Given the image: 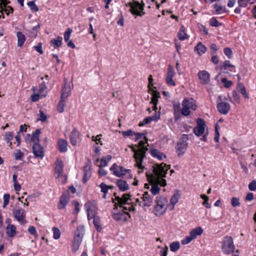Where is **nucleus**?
<instances>
[{"instance_id":"53","label":"nucleus","mask_w":256,"mask_h":256,"mask_svg":"<svg viewBox=\"0 0 256 256\" xmlns=\"http://www.w3.org/2000/svg\"><path fill=\"white\" fill-rule=\"evenodd\" d=\"M39 118L38 119V120L42 121V122H46L47 119L46 116L44 114V112L42 110H40V114H38Z\"/></svg>"},{"instance_id":"60","label":"nucleus","mask_w":256,"mask_h":256,"mask_svg":"<svg viewBox=\"0 0 256 256\" xmlns=\"http://www.w3.org/2000/svg\"><path fill=\"white\" fill-rule=\"evenodd\" d=\"M135 134V132L132 130H128L122 132V134L124 136H132Z\"/></svg>"},{"instance_id":"40","label":"nucleus","mask_w":256,"mask_h":256,"mask_svg":"<svg viewBox=\"0 0 256 256\" xmlns=\"http://www.w3.org/2000/svg\"><path fill=\"white\" fill-rule=\"evenodd\" d=\"M234 66L230 64V60H226L224 62L222 66L221 70L226 72V70H228V68H234Z\"/></svg>"},{"instance_id":"16","label":"nucleus","mask_w":256,"mask_h":256,"mask_svg":"<svg viewBox=\"0 0 256 256\" xmlns=\"http://www.w3.org/2000/svg\"><path fill=\"white\" fill-rule=\"evenodd\" d=\"M55 177L58 178L63 173V162L62 160L58 158L55 162Z\"/></svg>"},{"instance_id":"25","label":"nucleus","mask_w":256,"mask_h":256,"mask_svg":"<svg viewBox=\"0 0 256 256\" xmlns=\"http://www.w3.org/2000/svg\"><path fill=\"white\" fill-rule=\"evenodd\" d=\"M116 184L121 191L124 192L129 188V186L125 180H118Z\"/></svg>"},{"instance_id":"52","label":"nucleus","mask_w":256,"mask_h":256,"mask_svg":"<svg viewBox=\"0 0 256 256\" xmlns=\"http://www.w3.org/2000/svg\"><path fill=\"white\" fill-rule=\"evenodd\" d=\"M100 187L101 188L102 192L104 194L108 193L109 187L104 182H102L100 185Z\"/></svg>"},{"instance_id":"1","label":"nucleus","mask_w":256,"mask_h":256,"mask_svg":"<svg viewBox=\"0 0 256 256\" xmlns=\"http://www.w3.org/2000/svg\"><path fill=\"white\" fill-rule=\"evenodd\" d=\"M136 136L135 141H137L139 139L143 138L144 140H140L138 145L132 146L130 148L132 149L134 152V158L136 164L135 166L138 169V172H142L144 169V166L142 165V162L144 158L146 157V152L148 150V148L146 144H148V139L144 134L138 132L134 134Z\"/></svg>"},{"instance_id":"18","label":"nucleus","mask_w":256,"mask_h":256,"mask_svg":"<svg viewBox=\"0 0 256 256\" xmlns=\"http://www.w3.org/2000/svg\"><path fill=\"white\" fill-rule=\"evenodd\" d=\"M198 78L202 84H206L210 82V74L206 70H200L198 74Z\"/></svg>"},{"instance_id":"12","label":"nucleus","mask_w":256,"mask_h":256,"mask_svg":"<svg viewBox=\"0 0 256 256\" xmlns=\"http://www.w3.org/2000/svg\"><path fill=\"white\" fill-rule=\"evenodd\" d=\"M12 215L15 219L21 224H26V221L25 220L26 214L25 210L22 208L13 209Z\"/></svg>"},{"instance_id":"63","label":"nucleus","mask_w":256,"mask_h":256,"mask_svg":"<svg viewBox=\"0 0 256 256\" xmlns=\"http://www.w3.org/2000/svg\"><path fill=\"white\" fill-rule=\"evenodd\" d=\"M178 196L177 194H174L170 199V203L172 205H174L178 202Z\"/></svg>"},{"instance_id":"42","label":"nucleus","mask_w":256,"mask_h":256,"mask_svg":"<svg viewBox=\"0 0 256 256\" xmlns=\"http://www.w3.org/2000/svg\"><path fill=\"white\" fill-rule=\"evenodd\" d=\"M210 24L212 26L218 27V26H221L222 25V24L220 22L217 20L216 18L212 17V18H210Z\"/></svg>"},{"instance_id":"11","label":"nucleus","mask_w":256,"mask_h":256,"mask_svg":"<svg viewBox=\"0 0 256 256\" xmlns=\"http://www.w3.org/2000/svg\"><path fill=\"white\" fill-rule=\"evenodd\" d=\"M206 123L202 118H198L196 120V126L193 130V132L197 136H200L204 133Z\"/></svg>"},{"instance_id":"23","label":"nucleus","mask_w":256,"mask_h":256,"mask_svg":"<svg viewBox=\"0 0 256 256\" xmlns=\"http://www.w3.org/2000/svg\"><path fill=\"white\" fill-rule=\"evenodd\" d=\"M194 50L200 56L205 54L207 51V48L202 42H199L194 48Z\"/></svg>"},{"instance_id":"48","label":"nucleus","mask_w":256,"mask_h":256,"mask_svg":"<svg viewBox=\"0 0 256 256\" xmlns=\"http://www.w3.org/2000/svg\"><path fill=\"white\" fill-rule=\"evenodd\" d=\"M224 54L228 58H231L232 56V52L230 48L227 47L224 49Z\"/></svg>"},{"instance_id":"2","label":"nucleus","mask_w":256,"mask_h":256,"mask_svg":"<svg viewBox=\"0 0 256 256\" xmlns=\"http://www.w3.org/2000/svg\"><path fill=\"white\" fill-rule=\"evenodd\" d=\"M170 169V166L164 162L156 164L153 166L154 182L155 184H152L150 192L152 195L156 196L159 193L160 189L158 184L162 186H166V180L163 178L166 176L168 170Z\"/></svg>"},{"instance_id":"37","label":"nucleus","mask_w":256,"mask_h":256,"mask_svg":"<svg viewBox=\"0 0 256 256\" xmlns=\"http://www.w3.org/2000/svg\"><path fill=\"white\" fill-rule=\"evenodd\" d=\"M238 88L239 89L240 92L242 94L244 97L246 99H248L249 96L246 92V91L245 89V88H244V84L242 83H239V84H238Z\"/></svg>"},{"instance_id":"30","label":"nucleus","mask_w":256,"mask_h":256,"mask_svg":"<svg viewBox=\"0 0 256 256\" xmlns=\"http://www.w3.org/2000/svg\"><path fill=\"white\" fill-rule=\"evenodd\" d=\"M47 86L45 82H42L39 84L38 92L42 97H46L47 94Z\"/></svg>"},{"instance_id":"57","label":"nucleus","mask_w":256,"mask_h":256,"mask_svg":"<svg viewBox=\"0 0 256 256\" xmlns=\"http://www.w3.org/2000/svg\"><path fill=\"white\" fill-rule=\"evenodd\" d=\"M10 198V195L9 194H4L3 208H6V206L8 204Z\"/></svg>"},{"instance_id":"13","label":"nucleus","mask_w":256,"mask_h":256,"mask_svg":"<svg viewBox=\"0 0 256 256\" xmlns=\"http://www.w3.org/2000/svg\"><path fill=\"white\" fill-rule=\"evenodd\" d=\"M218 111L221 114H226L230 109V106L229 103L224 102H221L218 103L216 106Z\"/></svg>"},{"instance_id":"7","label":"nucleus","mask_w":256,"mask_h":256,"mask_svg":"<svg viewBox=\"0 0 256 256\" xmlns=\"http://www.w3.org/2000/svg\"><path fill=\"white\" fill-rule=\"evenodd\" d=\"M112 217L116 221L118 222H124L127 221L130 216L128 212H124L120 210L114 204V208L112 212Z\"/></svg>"},{"instance_id":"50","label":"nucleus","mask_w":256,"mask_h":256,"mask_svg":"<svg viewBox=\"0 0 256 256\" xmlns=\"http://www.w3.org/2000/svg\"><path fill=\"white\" fill-rule=\"evenodd\" d=\"M214 8L216 9V14H220L221 13L224 12H226V9L223 8L221 6L215 4L214 5Z\"/></svg>"},{"instance_id":"35","label":"nucleus","mask_w":256,"mask_h":256,"mask_svg":"<svg viewBox=\"0 0 256 256\" xmlns=\"http://www.w3.org/2000/svg\"><path fill=\"white\" fill-rule=\"evenodd\" d=\"M112 156L111 155H106L105 156H103L100 160V166H108V163L112 160Z\"/></svg>"},{"instance_id":"24","label":"nucleus","mask_w":256,"mask_h":256,"mask_svg":"<svg viewBox=\"0 0 256 256\" xmlns=\"http://www.w3.org/2000/svg\"><path fill=\"white\" fill-rule=\"evenodd\" d=\"M84 234V226H78L77 230L75 232L74 238L82 242Z\"/></svg>"},{"instance_id":"29","label":"nucleus","mask_w":256,"mask_h":256,"mask_svg":"<svg viewBox=\"0 0 256 256\" xmlns=\"http://www.w3.org/2000/svg\"><path fill=\"white\" fill-rule=\"evenodd\" d=\"M150 154L153 157L156 158L158 160H162L163 157L166 158V156L157 149L151 150Z\"/></svg>"},{"instance_id":"22","label":"nucleus","mask_w":256,"mask_h":256,"mask_svg":"<svg viewBox=\"0 0 256 256\" xmlns=\"http://www.w3.org/2000/svg\"><path fill=\"white\" fill-rule=\"evenodd\" d=\"M182 102H186V106L192 110H196L198 108L196 100L192 98H185Z\"/></svg>"},{"instance_id":"61","label":"nucleus","mask_w":256,"mask_h":256,"mask_svg":"<svg viewBox=\"0 0 256 256\" xmlns=\"http://www.w3.org/2000/svg\"><path fill=\"white\" fill-rule=\"evenodd\" d=\"M102 166H99V169L98 170V173L100 176H104L107 174V171L103 168Z\"/></svg>"},{"instance_id":"36","label":"nucleus","mask_w":256,"mask_h":256,"mask_svg":"<svg viewBox=\"0 0 256 256\" xmlns=\"http://www.w3.org/2000/svg\"><path fill=\"white\" fill-rule=\"evenodd\" d=\"M17 37L18 46L21 47L25 42V36L21 32H17Z\"/></svg>"},{"instance_id":"26","label":"nucleus","mask_w":256,"mask_h":256,"mask_svg":"<svg viewBox=\"0 0 256 256\" xmlns=\"http://www.w3.org/2000/svg\"><path fill=\"white\" fill-rule=\"evenodd\" d=\"M204 230L200 226H198L192 229L190 232V234L194 239H195L197 236H200L202 234Z\"/></svg>"},{"instance_id":"44","label":"nucleus","mask_w":256,"mask_h":256,"mask_svg":"<svg viewBox=\"0 0 256 256\" xmlns=\"http://www.w3.org/2000/svg\"><path fill=\"white\" fill-rule=\"evenodd\" d=\"M72 85L70 83H65V98L68 96L70 94L71 89Z\"/></svg>"},{"instance_id":"39","label":"nucleus","mask_w":256,"mask_h":256,"mask_svg":"<svg viewBox=\"0 0 256 256\" xmlns=\"http://www.w3.org/2000/svg\"><path fill=\"white\" fill-rule=\"evenodd\" d=\"M62 37H58L57 39H52L50 41L52 44L54 45V48H58L62 44Z\"/></svg>"},{"instance_id":"19","label":"nucleus","mask_w":256,"mask_h":256,"mask_svg":"<svg viewBox=\"0 0 256 256\" xmlns=\"http://www.w3.org/2000/svg\"><path fill=\"white\" fill-rule=\"evenodd\" d=\"M33 153L37 158H42L44 156V148L40 144H34L32 146Z\"/></svg>"},{"instance_id":"46","label":"nucleus","mask_w":256,"mask_h":256,"mask_svg":"<svg viewBox=\"0 0 256 256\" xmlns=\"http://www.w3.org/2000/svg\"><path fill=\"white\" fill-rule=\"evenodd\" d=\"M28 6L30 7V10L34 12H37L39 8L38 6L35 4L34 1H30L27 3Z\"/></svg>"},{"instance_id":"10","label":"nucleus","mask_w":256,"mask_h":256,"mask_svg":"<svg viewBox=\"0 0 256 256\" xmlns=\"http://www.w3.org/2000/svg\"><path fill=\"white\" fill-rule=\"evenodd\" d=\"M110 170L118 177H122L127 174H130V170L126 169L122 166H118L116 164H114L110 168Z\"/></svg>"},{"instance_id":"62","label":"nucleus","mask_w":256,"mask_h":256,"mask_svg":"<svg viewBox=\"0 0 256 256\" xmlns=\"http://www.w3.org/2000/svg\"><path fill=\"white\" fill-rule=\"evenodd\" d=\"M168 247L166 246L164 248H162L160 250V256H167Z\"/></svg>"},{"instance_id":"17","label":"nucleus","mask_w":256,"mask_h":256,"mask_svg":"<svg viewBox=\"0 0 256 256\" xmlns=\"http://www.w3.org/2000/svg\"><path fill=\"white\" fill-rule=\"evenodd\" d=\"M175 72L172 67L169 66L166 78V82L169 86H175L176 83L173 80Z\"/></svg>"},{"instance_id":"32","label":"nucleus","mask_w":256,"mask_h":256,"mask_svg":"<svg viewBox=\"0 0 256 256\" xmlns=\"http://www.w3.org/2000/svg\"><path fill=\"white\" fill-rule=\"evenodd\" d=\"M40 130L39 129H37L32 134L31 140L34 142V144H39L40 142Z\"/></svg>"},{"instance_id":"14","label":"nucleus","mask_w":256,"mask_h":256,"mask_svg":"<svg viewBox=\"0 0 256 256\" xmlns=\"http://www.w3.org/2000/svg\"><path fill=\"white\" fill-rule=\"evenodd\" d=\"M84 207L86 211L88 218L90 220L92 217H94V216L96 214V206L92 202H88L84 204Z\"/></svg>"},{"instance_id":"27","label":"nucleus","mask_w":256,"mask_h":256,"mask_svg":"<svg viewBox=\"0 0 256 256\" xmlns=\"http://www.w3.org/2000/svg\"><path fill=\"white\" fill-rule=\"evenodd\" d=\"M91 219H93V224L97 231L98 232H100L102 227L100 218L95 214L94 216V217H92Z\"/></svg>"},{"instance_id":"54","label":"nucleus","mask_w":256,"mask_h":256,"mask_svg":"<svg viewBox=\"0 0 256 256\" xmlns=\"http://www.w3.org/2000/svg\"><path fill=\"white\" fill-rule=\"evenodd\" d=\"M54 233V239H58L60 238V230L57 228L54 227L52 228Z\"/></svg>"},{"instance_id":"45","label":"nucleus","mask_w":256,"mask_h":256,"mask_svg":"<svg viewBox=\"0 0 256 256\" xmlns=\"http://www.w3.org/2000/svg\"><path fill=\"white\" fill-rule=\"evenodd\" d=\"M248 2L253 4L254 2H251L250 0H238V6L242 8H246L247 6Z\"/></svg>"},{"instance_id":"58","label":"nucleus","mask_w":256,"mask_h":256,"mask_svg":"<svg viewBox=\"0 0 256 256\" xmlns=\"http://www.w3.org/2000/svg\"><path fill=\"white\" fill-rule=\"evenodd\" d=\"M248 188L251 191L256 190V181L255 180H253L249 184Z\"/></svg>"},{"instance_id":"55","label":"nucleus","mask_w":256,"mask_h":256,"mask_svg":"<svg viewBox=\"0 0 256 256\" xmlns=\"http://www.w3.org/2000/svg\"><path fill=\"white\" fill-rule=\"evenodd\" d=\"M58 150L60 152H64V140L59 139L58 142Z\"/></svg>"},{"instance_id":"28","label":"nucleus","mask_w":256,"mask_h":256,"mask_svg":"<svg viewBox=\"0 0 256 256\" xmlns=\"http://www.w3.org/2000/svg\"><path fill=\"white\" fill-rule=\"evenodd\" d=\"M16 232V227L13 225L9 224L6 228V232L8 236L12 237L14 236Z\"/></svg>"},{"instance_id":"15","label":"nucleus","mask_w":256,"mask_h":256,"mask_svg":"<svg viewBox=\"0 0 256 256\" xmlns=\"http://www.w3.org/2000/svg\"><path fill=\"white\" fill-rule=\"evenodd\" d=\"M142 199V207L150 206L153 202V197L148 192H144Z\"/></svg>"},{"instance_id":"6","label":"nucleus","mask_w":256,"mask_h":256,"mask_svg":"<svg viewBox=\"0 0 256 256\" xmlns=\"http://www.w3.org/2000/svg\"><path fill=\"white\" fill-rule=\"evenodd\" d=\"M221 249L222 252L226 254H230L234 252L235 246L232 236L224 237L221 242Z\"/></svg>"},{"instance_id":"51","label":"nucleus","mask_w":256,"mask_h":256,"mask_svg":"<svg viewBox=\"0 0 256 256\" xmlns=\"http://www.w3.org/2000/svg\"><path fill=\"white\" fill-rule=\"evenodd\" d=\"M194 239L192 236H190V234L189 236H186L184 238H183L181 240V243L184 245H186L189 244Z\"/></svg>"},{"instance_id":"43","label":"nucleus","mask_w":256,"mask_h":256,"mask_svg":"<svg viewBox=\"0 0 256 256\" xmlns=\"http://www.w3.org/2000/svg\"><path fill=\"white\" fill-rule=\"evenodd\" d=\"M13 137L14 134L12 132H8L5 135V140L9 143V146H10L12 144L10 141L13 139Z\"/></svg>"},{"instance_id":"38","label":"nucleus","mask_w":256,"mask_h":256,"mask_svg":"<svg viewBox=\"0 0 256 256\" xmlns=\"http://www.w3.org/2000/svg\"><path fill=\"white\" fill-rule=\"evenodd\" d=\"M170 250L172 252H176L180 248V244L178 242H174L170 245Z\"/></svg>"},{"instance_id":"49","label":"nucleus","mask_w":256,"mask_h":256,"mask_svg":"<svg viewBox=\"0 0 256 256\" xmlns=\"http://www.w3.org/2000/svg\"><path fill=\"white\" fill-rule=\"evenodd\" d=\"M221 81L224 84V86L226 88H229L232 84V82L231 80H228L226 78H222Z\"/></svg>"},{"instance_id":"20","label":"nucleus","mask_w":256,"mask_h":256,"mask_svg":"<svg viewBox=\"0 0 256 256\" xmlns=\"http://www.w3.org/2000/svg\"><path fill=\"white\" fill-rule=\"evenodd\" d=\"M80 141V132L75 128L73 129L70 135V142L72 146H76Z\"/></svg>"},{"instance_id":"4","label":"nucleus","mask_w":256,"mask_h":256,"mask_svg":"<svg viewBox=\"0 0 256 256\" xmlns=\"http://www.w3.org/2000/svg\"><path fill=\"white\" fill-rule=\"evenodd\" d=\"M167 199L162 196H157L155 200L154 212L156 216H160L164 214L167 210Z\"/></svg>"},{"instance_id":"31","label":"nucleus","mask_w":256,"mask_h":256,"mask_svg":"<svg viewBox=\"0 0 256 256\" xmlns=\"http://www.w3.org/2000/svg\"><path fill=\"white\" fill-rule=\"evenodd\" d=\"M178 37L180 40H184L186 38H188V36L184 30V26H181L178 33Z\"/></svg>"},{"instance_id":"41","label":"nucleus","mask_w":256,"mask_h":256,"mask_svg":"<svg viewBox=\"0 0 256 256\" xmlns=\"http://www.w3.org/2000/svg\"><path fill=\"white\" fill-rule=\"evenodd\" d=\"M82 241L76 240L74 238V242L72 246V250L73 252H76L81 244Z\"/></svg>"},{"instance_id":"8","label":"nucleus","mask_w":256,"mask_h":256,"mask_svg":"<svg viewBox=\"0 0 256 256\" xmlns=\"http://www.w3.org/2000/svg\"><path fill=\"white\" fill-rule=\"evenodd\" d=\"M188 134H183L177 142L176 152L178 157L182 156L185 153L188 146Z\"/></svg>"},{"instance_id":"34","label":"nucleus","mask_w":256,"mask_h":256,"mask_svg":"<svg viewBox=\"0 0 256 256\" xmlns=\"http://www.w3.org/2000/svg\"><path fill=\"white\" fill-rule=\"evenodd\" d=\"M64 96V92L62 91L60 100L58 105L57 110L59 112H62L64 110V101L63 98Z\"/></svg>"},{"instance_id":"9","label":"nucleus","mask_w":256,"mask_h":256,"mask_svg":"<svg viewBox=\"0 0 256 256\" xmlns=\"http://www.w3.org/2000/svg\"><path fill=\"white\" fill-rule=\"evenodd\" d=\"M130 7V12L132 14L136 16H142L145 14V12L143 11L144 10V4H140L138 2H129L128 4Z\"/></svg>"},{"instance_id":"3","label":"nucleus","mask_w":256,"mask_h":256,"mask_svg":"<svg viewBox=\"0 0 256 256\" xmlns=\"http://www.w3.org/2000/svg\"><path fill=\"white\" fill-rule=\"evenodd\" d=\"M152 97L151 98L150 104H152V110L155 111L154 115L151 116L146 118L139 124V126H142L145 124L150 123L152 121H158L160 116V112H156L157 104L158 102V98H160V94L157 90H152Z\"/></svg>"},{"instance_id":"59","label":"nucleus","mask_w":256,"mask_h":256,"mask_svg":"<svg viewBox=\"0 0 256 256\" xmlns=\"http://www.w3.org/2000/svg\"><path fill=\"white\" fill-rule=\"evenodd\" d=\"M24 156V154L20 151V150H17L16 152L14 154V157L16 160H20L22 159Z\"/></svg>"},{"instance_id":"47","label":"nucleus","mask_w":256,"mask_h":256,"mask_svg":"<svg viewBox=\"0 0 256 256\" xmlns=\"http://www.w3.org/2000/svg\"><path fill=\"white\" fill-rule=\"evenodd\" d=\"M231 204L234 207L240 206V198L236 197H232L231 200Z\"/></svg>"},{"instance_id":"33","label":"nucleus","mask_w":256,"mask_h":256,"mask_svg":"<svg viewBox=\"0 0 256 256\" xmlns=\"http://www.w3.org/2000/svg\"><path fill=\"white\" fill-rule=\"evenodd\" d=\"M182 108L181 109V114L184 116H188L190 114V109L186 104V102H182Z\"/></svg>"},{"instance_id":"5","label":"nucleus","mask_w":256,"mask_h":256,"mask_svg":"<svg viewBox=\"0 0 256 256\" xmlns=\"http://www.w3.org/2000/svg\"><path fill=\"white\" fill-rule=\"evenodd\" d=\"M118 204V208L124 212L134 211L135 208L130 202H128L130 200V196L128 194H124L122 197L116 196L115 198Z\"/></svg>"},{"instance_id":"64","label":"nucleus","mask_w":256,"mask_h":256,"mask_svg":"<svg viewBox=\"0 0 256 256\" xmlns=\"http://www.w3.org/2000/svg\"><path fill=\"white\" fill-rule=\"evenodd\" d=\"M28 232L33 236H37V232L34 226H30L28 229Z\"/></svg>"},{"instance_id":"56","label":"nucleus","mask_w":256,"mask_h":256,"mask_svg":"<svg viewBox=\"0 0 256 256\" xmlns=\"http://www.w3.org/2000/svg\"><path fill=\"white\" fill-rule=\"evenodd\" d=\"M218 50V46L215 44H210V50L211 55L216 54V52Z\"/></svg>"},{"instance_id":"21","label":"nucleus","mask_w":256,"mask_h":256,"mask_svg":"<svg viewBox=\"0 0 256 256\" xmlns=\"http://www.w3.org/2000/svg\"><path fill=\"white\" fill-rule=\"evenodd\" d=\"M84 176L82 178V182L86 183L88 180L91 177L92 172L90 166L88 164L86 165L84 168Z\"/></svg>"}]
</instances>
